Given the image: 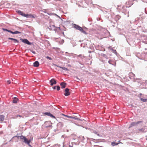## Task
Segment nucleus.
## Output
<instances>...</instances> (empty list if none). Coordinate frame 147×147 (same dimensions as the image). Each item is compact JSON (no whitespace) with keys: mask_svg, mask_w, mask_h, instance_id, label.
Masks as SVG:
<instances>
[{"mask_svg":"<svg viewBox=\"0 0 147 147\" xmlns=\"http://www.w3.org/2000/svg\"><path fill=\"white\" fill-rule=\"evenodd\" d=\"M16 117H14V118H16L17 117H22V116L20 115H17L15 116Z\"/></svg>","mask_w":147,"mask_h":147,"instance_id":"nucleus-24","label":"nucleus"},{"mask_svg":"<svg viewBox=\"0 0 147 147\" xmlns=\"http://www.w3.org/2000/svg\"><path fill=\"white\" fill-rule=\"evenodd\" d=\"M26 15H28V17H31L33 18H35V17L36 16L35 15H33L31 14H26Z\"/></svg>","mask_w":147,"mask_h":147,"instance_id":"nucleus-18","label":"nucleus"},{"mask_svg":"<svg viewBox=\"0 0 147 147\" xmlns=\"http://www.w3.org/2000/svg\"><path fill=\"white\" fill-rule=\"evenodd\" d=\"M8 39L9 40H13L14 43H16V42L18 43L19 42V41H18V40L16 39L11 38H9Z\"/></svg>","mask_w":147,"mask_h":147,"instance_id":"nucleus-13","label":"nucleus"},{"mask_svg":"<svg viewBox=\"0 0 147 147\" xmlns=\"http://www.w3.org/2000/svg\"><path fill=\"white\" fill-rule=\"evenodd\" d=\"M133 0H127L126 3V7H130L133 4Z\"/></svg>","mask_w":147,"mask_h":147,"instance_id":"nucleus-2","label":"nucleus"},{"mask_svg":"<svg viewBox=\"0 0 147 147\" xmlns=\"http://www.w3.org/2000/svg\"><path fill=\"white\" fill-rule=\"evenodd\" d=\"M32 53H33L34 54L35 53V52L34 51H32Z\"/></svg>","mask_w":147,"mask_h":147,"instance_id":"nucleus-31","label":"nucleus"},{"mask_svg":"<svg viewBox=\"0 0 147 147\" xmlns=\"http://www.w3.org/2000/svg\"><path fill=\"white\" fill-rule=\"evenodd\" d=\"M20 40L23 42L24 43H25L27 44L28 45H30L31 43L30 42H29V41L27 39H20Z\"/></svg>","mask_w":147,"mask_h":147,"instance_id":"nucleus-4","label":"nucleus"},{"mask_svg":"<svg viewBox=\"0 0 147 147\" xmlns=\"http://www.w3.org/2000/svg\"><path fill=\"white\" fill-rule=\"evenodd\" d=\"M91 51H89V53H91Z\"/></svg>","mask_w":147,"mask_h":147,"instance_id":"nucleus-32","label":"nucleus"},{"mask_svg":"<svg viewBox=\"0 0 147 147\" xmlns=\"http://www.w3.org/2000/svg\"><path fill=\"white\" fill-rule=\"evenodd\" d=\"M113 52L114 53H115V54L117 55V51H116V50H113Z\"/></svg>","mask_w":147,"mask_h":147,"instance_id":"nucleus-26","label":"nucleus"},{"mask_svg":"<svg viewBox=\"0 0 147 147\" xmlns=\"http://www.w3.org/2000/svg\"><path fill=\"white\" fill-rule=\"evenodd\" d=\"M46 58L49 60H51L52 59V58L49 56H47L46 57Z\"/></svg>","mask_w":147,"mask_h":147,"instance_id":"nucleus-23","label":"nucleus"},{"mask_svg":"<svg viewBox=\"0 0 147 147\" xmlns=\"http://www.w3.org/2000/svg\"><path fill=\"white\" fill-rule=\"evenodd\" d=\"M50 85L52 86L53 84H56L57 82L54 79H52L50 81Z\"/></svg>","mask_w":147,"mask_h":147,"instance_id":"nucleus-6","label":"nucleus"},{"mask_svg":"<svg viewBox=\"0 0 147 147\" xmlns=\"http://www.w3.org/2000/svg\"><path fill=\"white\" fill-rule=\"evenodd\" d=\"M6 30L8 32H10V31H11V30H7V29H6Z\"/></svg>","mask_w":147,"mask_h":147,"instance_id":"nucleus-29","label":"nucleus"},{"mask_svg":"<svg viewBox=\"0 0 147 147\" xmlns=\"http://www.w3.org/2000/svg\"><path fill=\"white\" fill-rule=\"evenodd\" d=\"M18 99L17 98H14L13 100V102L14 103H16L18 101Z\"/></svg>","mask_w":147,"mask_h":147,"instance_id":"nucleus-16","label":"nucleus"},{"mask_svg":"<svg viewBox=\"0 0 147 147\" xmlns=\"http://www.w3.org/2000/svg\"><path fill=\"white\" fill-rule=\"evenodd\" d=\"M69 91V89L68 88H66L65 89V92L64 94L65 96H67L70 95V92Z\"/></svg>","mask_w":147,"mask_h":147,"instance_id":"nucleus-5","label":"nucleus"},{"mask_svg":"<svg viewBox=\"0 0 147 147\" xmlns=\"http://www.w3.org/2000/svg\"><path fill=\"white\" fill-rule=\"evenodd\" d=\"M39 63L38 61H36L34 63V66L35 67H38L39 65Z\"/></svg>","mask_w":147,"mask_h":147,"instance_id":"nucleus-14","label":"nucleus"},{"mask_svg":"<svg viewBox=\"0 0 147 147\" xmlns=\"http://www.w3.org/2000/svg\"><path fill=\"white\" fill-rule=\"evenodd\" d=\"M17 12L19 13V14L21 15L22 16L25 17H28V15H26V14H25L24 13L21 11L20 10H19L17 11Z\"/></svg>","mask_w":147,"mask_h":147,"instance_id":"nucleus-7","label":"nucleus"},{"mask_svg":"<svg viewBox=\"0 0 147 147\" xmlns=\"http://www.w3.org/2000/svg\"><path fill=\"white\" fill-rule=\"evenodd\" d=\"M62 115H63L67 117L68 118L73 119L75 120H77V119H78L77 118L75 117H72L71 116H70L65 115L63 114H62Z\"/></svg>","mask_w":147,"mask_h":147,"instance_id":"nucleus-12","label":"nucleus"},{"mask_svg":"<svg viewBox=\"0 0 147 147\" xmlns=\"http://www.w3.org/2000/svg\"><path fill=\"white\" fill-rule=\"evenodd\" d=\"M20 139L23 140V141L25 143L27 144L30 147H32L31 145L30 144V143L32 140V138L29 140H28L26 138L23 136H20Z\"/></svg>","mask_w":147,"mask_h":147,"instance_id":"nucleus-1","label":"nucleus"},{"mask_svg":"<svg viewBox=\"0 0 147 147\" xmlns=\"http://www.w3.org/2000/svg\"><path fill=\"white\" fill-rule=\"evenodd\" d=\"M20 32L18 31H16L15 32H13V34H17L20 33Z\"/></svg>","mask_w":147,"mask_h":147,"instance_id":"nucleus-22","label":"nucleus"},{"mask_svg":"<svg viewBox=\"0 0 147 147\" xmlns=\"http://www.w3.org/2000/svg\"><path fill=\"white\" fill-rule=\"evenodd\" d=\"M44 114L45 115H47L48 116H49L53 118H55V116L53 115L52 114H51L49 112H46L44 113Z\"/></svg>","mask_w":147,"mask_h":147,"instance_id":"nucleus-8","label":"nucleus"},{"mask_svg":"<svg viewBox=\"0 0 147 147\" xmlns=\"http://www.w3.org/2000/svg\"><path fill=\"white\" fill-rule=\"evenodd\" d=\"M119 143H115V142H112L111 144L113 146H115V145H118Z\"/></svg>","mask_w":147,"mask_h":147,"instance_id":"nucleus-21","label":"nucleus"},{"mask_svg":"<svg viewBox=\"0 0 147 147\" xmlns=\"http://www.w3.org/2000/svg\"><path fill=\"white\" fill-rule=\"evenodd\" d=\"M57 90H59L60 89V87L59 86H57Z\"/></svg>","mask_w":147,"mask_h":147,"instance_id":"nucleus-25","label":"nucleus"},{"mask_svg":"<svg viewBox=\"0 0 147 147\" xmlns=\"http://www.w3.org/2000/svg\"><path fill=\"white\" fill-rule=\"evenodd\" d=\"M57 67H59L61 68L63 70H65V71H68L69 69H67V68L65 67H61L60 66H57Z\"/></svg>","mask_w":147,"mask_h":147,"instance_id":"nucleus-15","label":"nucleus"},{"mask_svg":"<svg viewBox=\"0 0 147 147\" xmlns=\"http://www.w3.org/2000/svg\"><path fill=\"white\" fill-rule=\"evenodd\" d=\"M13 32H12V31H10V32L11 33H12V34H13Z\"/></svg>","mask_w":147,"mask_h":147,"instance_id":"nucleus-30","label":"nucleus"},{"mask_svg":"<svg viewBox=\"0 0 147 147\" xmlns=\"http://www.w3.org/2000/svg\"><path fill=\"white\" fill-rule=\"evenodd\" d=\"M4 116L3 115L0 116V121H2L4 120Z\"/></svg>","mask_w":147,"mask_h":147,"instance_id":"nucleus-17","label":"nucleus"},{"mask_svg":"<svg viewBox=\"0 0 147 147\" xmlns=\"http://www.w3.org/2000/svg\"><path fill=\"white\" fill-rule=\"evenodd\" d=\"M56 87H57V86H55L53 87V89H56Z\"/></svg>","mask_w":147,"mask_h":147,"instance_id":"nucleus-28","label":"nucleus"},{"mask_svg":"<svg viewBox=\"0 0 147 147\" xmlns=\"http://www.w3.org/2000/svg\"><path fill=\"white\" fill-rule=\"evenodd\" d=\"M45 124L46 125H47V124H49V125H46V128H48L49 127L52 128V123L50 121H46L45 123Z\"/></svg>","mask_w":147,"mask_h":147,"instance_id":"nucleus-3","label":"nucleus"},{"mask_svg":"<svg viewBox=\"0 0 147 147\" xmlns=\"http://www.w3.org/2000/svg\"><path fill=\"white\" fill-rule=\"evenodd\" d=\"M7 82L8 84H10L11 83V82L10 80H8L7 81Z\"/></svg>","mask_w":147,"mask_h":147,"instance_id":"nucleus-27","label":"nucleus"},{"mask_svg":"<svg viewBox=\"0 0 147 147\" xmlns=\"http://www.w3.org/2000/svg\"><path fill=\"white\" fill-rule=\"evenodd\" d=\"M140 122H141V121H138L136 123L132 122L131 124L129 126V128L131 127L132 126H135L136 125H137V124L139 123Z\"/></svg>","mask_w":147,"mask_h":147,"instance_id":"nucleus-10","label":"nucleus"},{"mask_svg":"<svg viewBox=\"0 0 147 147\" xmlns=\"http://www.w3.org/2000/svg\"><path fill=\"white\" fill-rule=\"evenodd\" d=\"M74 27L76 28L77 30H79L80 31L81 30L82 28V27L76 24L74 25Z\"/></svg>","mask_w":147,"mask_h":147,"instance_id":"nucleus-9","label":"nucleus"},{"mask_svg":"<svg viewBox=\"0 0 147 147\" xmlns=\"http://www.w3.org/2000/svg\"><path fill=\"white\" fill-rule=\"evenodd\" d=\"M143 101H145V100H143Z\"/></svg>","mask_w":147,"mask_h":147,"instance_id":"nucleus-33","label":"nucleus"},{"mask_svg":"<svg viewBox=\"0 0 147 147\" xmlns=\"http://www.w3.org/2000/svg\"><path fill=\"white\" fill-rule=\"evenodd\" d=\"M80 31L81 32H82V33L84 34H87V33L84 30H83L82 28L81 30H80Z\"/></svg>","mask_w":147,"mask_h":147,"instance_id":"nucleus-20","label":"nucleus"},{"mask_svg":"<svg viewBox=\"0 0 147 147\" xmlns=\"http://www.w3.org/2000/svg\"><path fill=\"white\" fill-rule=\"evenodd\" d=\"M48 125L49 124H47V125Z\"/></svg>","mask_w":147,"mask_h":147,"instance_id":"nucleus-34","label":"nucleus"},{"mask_svg":"<svg viewBox=\"0 0 147 147\" xmlns=\"http://www.w3.org/2000/svg\"><path fill=\"white\" fill-rule=\"evenodd\" d=\"M58 125L59 126L61 127L63 126V124L62 122H59L58 124Z\"/></svg>","mask_w":147,"mask_h":147,"instance_id":"nucleus-19","label":"nucleus"},{"mask_svg":"<svg viewBox=\"0 0 147 147\" xmlns=\"http://www.w3.org/2000/svg\"><path fill=\"white\" fill-rule=\"evenodd\" d=\"M60 85L61 86V88H64L65 87L66 84L65 83L63 82L60 84Z\"/></svg>","mask_w":147,"mask_h":147,"instance_id":"nucleus-11","label":"nucleus"}]
</instances>
